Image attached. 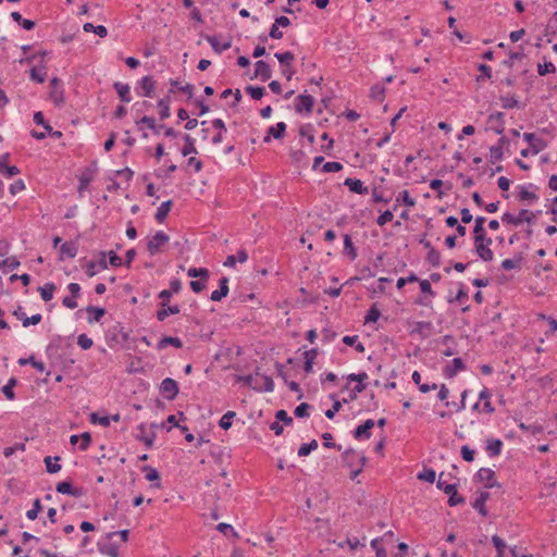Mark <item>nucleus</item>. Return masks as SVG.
Returning <instances> with one entry per match:
<instances>
[{"label":"nucleus","instance_id":"1","mask_svg":"<svg viewBox=\"0 0 557 557\" xmlns=\"http://www.w3.org/2000/svg\"><path fill=\"white\" fill-rule=\"evenodd\" d=\"M444 472L440 473L438 481L436 486L438 490L443 491L446 495H448V505L450 507L462 505L466 503V498L463 496L458 495L457 484H448L445 481H442Z\"/></svg>","mask_w":557,"mask_h":557},{"label":"nucleus","instance_id":"2","mask_svg":"<svg viewBox=\"0 0 557 557\" xmlns=\"http://www.w3.org/2000/svg\"><path fill=\"white\" fill-rule=\"evenodd\" d=\"M535 213L528 210V209H521L518 213V215H513L510 212H505L502 215V222L505 224L519 226L523 222H527L528 224H533L535 221Z\"/></svg>","mask_w":557,"mask_h":557},{"label":"nucleus","instance_id":"3","mask_svg":"<svg viewBox=\"0 0 557 557\" xmlns=\"http://www.w3.org/2000/svg\"><path fill=\"white\" fill-rule=\"evenodd\" d=\"M314 98L308 94H301L295 98L294 109L298 114L309 115L312 113Z\"/></svg>","mask_w":557,"mask_h":557},{"label":"nucleus","instance_id":"4","mask_svg":"<svg viewBox=\"0 0 557 557\" xmlns=\"http://www.w3.org/2000/svg\"><path fill=\"white\" fill-rule=\"evenodd\" d=\"M180 392L178 384L171 377L164 379L160 384V394L169 401L174 400Z\"/></svg>","mask_w":557,"mask_h":557},{"label":"nucleus","instance_id":"5","mask_svg":"<svg viewBox=\"0 0 557 557\" xmlns=\"http://www.w3.org/2000/svg\"><path fill=\"white\" fill-rule=\"evenodd\" d=\"M170 240V237L163 232L158 231L147 243V250L151 256L157 255L161 247Z\"/></svg>","mask_w":557,"mask_h":557},{"label":"nucleus","instance_id":"6","mask_svg":"<svg viewBox=\"0 0 557 557\" xmlns=\"http://www.w3.org/2000/svg\"><path fill=\"white\" fill-rule=\"evenodd\" d=\"M475 479L479 482H486L485 487L492 488L494 486L499 487L500 484L495 480V472L490 468H481L475 473Z\"/></svg>","mask_w":557,"mask_h":557},{"label":"nucleus","instance_id":"7","mask_svg":"<svg viewBox=\"0 0 557 557\" xmlns=\"http://www.w3.org/2000/svg\"><path fill=\"white\" fill-rule=\"evenodd\" d=\"M55 491L59 494L70 495L73 497H82L85 495V490L83 487H73L70 481L59 482L55 486Z\"/></svg>","mask_w":557,"mask_h":557},{"label":"nucleus","instance_id":"8","mask_svg":"<svg viewBox=\"0 0 557 557\" xmlns=\"http://www.w3.org/2000/svg\"><path fill=\"white\" fill-rule=\"evenodd\" d=\"M523 139L529 143L532 154H537L547 147V141L537 137L534 133H524Z\"/></svg>","mask_w":557,"mask_h":557},{"label":"nucleus","instance_id":"9","mask_svg":"<svg viewBox=\"0 0 557 557\" xmlns=\"http://www.w3.org/2000/svg\"><path fill=\"white\" fill-rule=\"evenodd\" d=\"M487 124H490L491 129H493L496 134L503 135L505 132V114L504 112L497 111L488 115Z\"/></svg>","mask_w":557,"mask_h":557},{"label":"nucleus","instance_id":"10","mask_svg":"<svg viewBox=\"0 0 557 557\" xmlns=\"http://www.w3.org/2000/svg\"><path fill=\"white\" fill-rule=\"evenodd\" d=\"M375 425L374 420L368 419L362 424L358 425L354 431L352 435L356 440H369L372 435L371 429Z\"/></svg>","mask_w":557,"mask_h":557},{"label":"nucleus","instance_id":"11","mask_svg":"<svg viewBox=\"0 0 557 557\" xmlns=\"http://www.w3.org/2000/svg\"><path fill=\"white\" fill-rule=\"evenodd\" d=\"M137 430L138 433L135 435V438L143 442L147 448H152L157 437L156 432L151 431L149 434H146V425L144 423H140Z\"/></svg>","mask_w":557,"mask_h":557},{"label":"nucleus","instance_id":"12","mask_svg":"<svg viewBox=\"0 0 557 557\" xmlns=\"http://www.w3.org/2000/svg\"><path fill=\"white\" fill-rule=\"evenodd\" d=\"M61 85H62V82L58 77H53L50 81V86L52 88V90L50 91V98L53 100V102L57 106H60L61 103L64 102L63 89H62Z\"/></svg>","mask_w":557,"mask_h":557},{"label":"nucleus","instance_id":"13","mask_svg":"<svg viewBox=\"0 0 557 557\" xmlns=\"http://www.w3.org/2000/svg\"><path fill=\"white\" fill-rule=\"evenodd\" d=\"M466 370V364L461 358L453 359L450 364H447L443 369V374L447 379H453L459 371Z\"/></svg>","mask_w":557,"mask_h":557},{"label":"nucleus","instance_id":"14","mask_svg":"<svg viewBox=\"0 0 557 557\" xmlns=\"http://www.w3.org/2000/svg\"><path fill=\"white\" fill-rule=\"evenodd\" d=\"M286 133V124L284 122H278L273 126H270L267 135L263 138V141L265 144L271 141V137L275 139H281L285 136Z\"/></svg>","mask_w":557,"mask_h":557},{"label":"nucleus","instance_id":"15","mask_svg":"<svg viewBox=\"0 0 557 557\" xmlns=\"http://www.w3.org/2000/svg\"><path fill=\"white\" fill-rule=\"evenodd\" d=\"M29 77L32 81L42 84L46 81L47 77V64L41 59L40 64L38 66H34L29 71Z\"/></svg>","mask_w":557,"mask_h":557},{"label":"nucleus","instance_id":"16","mask_svg":"<svg viewBox=\"0 0 557 557\" xmlns=\"http://www.w3.org/2000/svg\"><path fill=\"white\" fill-rule=\"evenodd\" d=\"M255 77H260L262 82H267L272 76L271 66L263 60H259L255 64Z\"/></svg>","mask_w":557,"mask_h":557},{"label":"nucleus","instance_id":"17","mask_svg":"<svg viewBox=\"0 0 557 557\" xmlns=\"http://www.w3.org/2000/svg\"><path fill=\"white\" fill-rule=\"evenodd\" d=\"M508 144H509V140L507 139V137L502 136L498 139L497 144L490 148L492 162L500 161L503 159V157H504L503 148H504V146H506Z\"/></svg>","mask_w":557,"mask_h":557},{"label":"nucleus","instance_id":"18","mask_svg":"<svg viewBox=\"0 0 557 557\" xmlns=\"http://www.w3.org/2000/svg\"><path fill=\"white\" fill-rule=\"evenodd\" d=\"M344 185L348 187V189L358 195H367L369 189L363 185V182L358 178L348 177L344 181Z\"/></svg>","mask_w":557,"mask_h":557},{"label":"nucleus","instance_id":"19","mask_svg":"<svg viewBox=\"0 0 557 557\" xmlns=\"http://www.w3.org/2000/svg\"><path fill=\"white\" fill-rule=\"evenodd\" d=\"M141 124H145L149 129H151L156 135H159L161 131L165 127V124H156V120L152 116L144 115L140 120L136 121V125L139 131H143Z\"/></svg>","mask_w":557,"mask_h":557},{"label":"nucleus","instance_id":"20","mask_svg":"<svg viewBox=\"0 0 557 557\" xmlns=\"http://www.w3.org/2000/svg\"><path fill=\"white\" fill-rule=\"evenodd\" d=\"M528 187H530L532 189H537V186L532 184V183H530L528 186L519 185L517 187L519 189V191H518L519 200H521V201H536V200H539V196L535 193L528 190Z\"/></svg>","mask_w":557,"mask_h":557},{"label":"nucleus","instance_id":"21","mask_svg":"<svg viewBox=\"0 0 557 557\" xmlns=\"http://www.w3.org/2000/svg\"><path fill=\"white\" fill-rule=\"evenodd\" d=\"M138 85L143 89V92L139 94L140 96L148 98H151L153 96L156 89V82L151 76H144L138 82Z\"/></svg>","mask_w":557,"mask_h":557},{"label":"nucleus","instance_id":"22","mask_svg":"<svg viewBox=\"0 0 557 557\" xmlns=\"http://www.w3.org/2000/svg\"><path fill=\"white\" fill-rule=\"evenodd\" d=\"M113 88L119 95L122 102L128 103L132 101L131 87L128 84L122 82H115Z\"/></svg>","mask_w":557,"mask_h":557},{"label":"nucleus","instance_id":"23","mask_svg":"<svg viewBox=\"0 0 557 557\" xmlns=\"http://www.w3.org/2000/svg\"><path fill=\"white\" fill-rule=\"evenodd\" d=\"M503 446L499 438H487L485 450L490 457H497L502 454Z\"/></svg>","mask_w":557,"mask_h":557},{"label":"nucleus","instance_id":"24","mask_svg":"<svg viewBox=\"0 0 557 557\" xmlns=\"http://www.w3.org/2000/svg\"><path fill=\"white\" fill-rule=\"evenodd\" d=\"M78 251L77 245L74 242H65L60 246V260L64 258L73 259Z\"/></svg>","mask_w":557,"mask_h":557},{"label":"nucleus","instance_id":"25","mask_svg":"<svg viewBox=\"0 0 557 557\" xmlns=\"http://www.w3.org/2000/svg\"><path fill=\"white\" fill-rule=\"evenodd\" d=\"M491 494L488 492H481L475 500L472 503V507L483 517L487 516V510L485 507V503L490 498Z\"/></svg>","mask_w":557,"mask_h":557},{"label":"nucleus","instance_id":"26","mask_svg":"<svg viewBox=\"0 0 557 557\" xmlns=\"http://www.w3.org/2000/svg\"><path fill=\"white\" fill-rule=\"evenodd\" d=\"M475 252L485 262L494 259V253L484 242H474Z\"/></svg>","mask_w":557,"mask_h":557},{"label":"nucleus","instance_id":"27","mask_svg":"<svg viewBox=\"0 0 557 557\" xmlns=\"http://www.w3.org/2000/svg\"><path fill=\"white\" fill-rule=\"evenodd\" d=\"M205 39L210 44L214 52L218 54H221L223 51L228 50L232 47L231 40L220 44L215 36L206 35Z\"/></svg>","mask_w":557,"mask_h":557},{"label":"nucleus","instance_id":"28","mask_svg":"<svg viewBox=\"0 0 557 557\" xmlns=\"http://www.w3.org/2000/svg\"><path fill=\"white\" fill-rule=\"evenodd\" d=\"M360 456L352 448H347L342 454L343 463L348 468H354L356 465H359Z\"/></svg>","mask_w":557,"mask_h":557},{"label":"nucleus","instance_id":"29","mask_svg":"<svg viewBox=\"0 0 557 557\" xmlns=\"http://www.w3.org/2000/svg\"><path fill=\"white\" fill-rule=\"evenodd\" d=\"M170 345L175 347V348H182L183 347V342L178 337L163 336L158 342L157 349L158 350H163V349H165Z\"/></svg>","mask_w":557,"mask_h":557},{"label":"nucleus","instance_id":"30","mask_svg":"<svg viewBox=\"0 0 557 557\" xmlns=\"http://www.w3.org/2000/svg\"><path fill=\"white\" fill-rule=\"evenodd\" d=\"M212 126L218 129V133L212 137V144L218 145L221 144L224 139L223 134L226 132L225 123L222 119H214L212 121Z\"/></svg>","mask_w":557,"mask_h":557},{"label":"nucleus","instance_id":"31","mask_svg":"<svg viewBox=\"0 0 557 557\" xmlns=\"http://www.w3.org/2000/svg\"><path fill=\"white\" fill-rule=\"evenodd\" d=\"M486 221V219L484 216H476L475 218V224H474V227H473V239L474 242H484V238H485V228L483 226L484 222Z\"/></svg>","mask_w":557,"mask_h":557},{"label":"nucleus","instance_id":"32","mask_svg":"<svg viewBox=\"0 0 557 557\" xmlns=\"http://www.w3.org/2000/svg\"><path fill=\"white\" fill-rule=\"evenodd\" d=\"M522 261H523V255H522V252H520V253L516 255L513 257V259H505V260H503L500 267L505 271H510V270H513V269H520Z\"/></svg>","mask_w":557,"mask_h":557},{"label":"nucleus","instance_id":"33","mask_svg":"<svg viewBox=\"0 0 557 557\" xmlns=\"http://www.w3.org/2000/svg\"><path fill=\"white\" fill-rule=\"evenodd\" d=\"M491 397H492V394H491L490 389L486 387H484L479 394V400L484 401L483 411L488 414H491L495 411V408L493 407V405L491 403Z\"/></svg>","mask_w":557,"mask_h":557},{"label":"nucleus","instance_id":"34","mask_svg":"<svg viewBox=\"0 0 557 557\" xmlns=\"http://www.w3.org/2000/svg\"><path fill=\"white\" fill-rule=\"evenodd\" d=\"M141 471L146 473V480L149 482H156L153 484L154 487H161L160 483V473L157 469L151 466H144Z\"/></svg>","mask_w":557,"mask_h":557},{"label":"nucleus","instance_id":"35","mask_svg":"<svg viewBox=\"0 0 557 557\" xmlns=\"http://www.w3.org/2000/svg\"><path fill=\"white\" fill-rule=\"evenodd\" d=\"M172 206V200H166L161 203V206L157 209V212L154 214V219L157 220V222L162 223L166 219Z\"/></svg>","mask_w":557,"mask_h":557},{"label":"nucleus","instance_id":"36","mask_svg":"<svg viewBox=\"0 0 557 557\" xmlns=\"http://www.w3.org/2000/svg\"><path fill=\"white\" fill-rule=\"evenodd\" d=\"M183 139L185 141V145L181 149V153L184 157H187L191 153H198L197 148L195 146V139L189 134H185L183 136Z\"/></svg>","mask_w":557,"mask_h":557},{"label":"nucleus","instance_id":"37","mask_svg":"<svg viewBox=\"0 0 557 557\" xmlns=\"http://www.w3.org/2000/svg\"><path fill=\"white\" fill-rule=\"evenodd\" d=\"M86 311L88 313L92 314L91 317H88L89 323L100 322V320L104 317V314L107 312L104 308L95 307L91 305L86 308Z\"/></svg>","mask_w":557,"mask_h":557},{"label":"nucleus","instance_id":"38","mask_svg":"<svg viewBox=\"0 0 557 557\" xmlns=\"http://www.w3.org/2000/svg\"><path fill=\"white\" fill-rule=\"evenodd\" d=\"M170 102H171L170 96L164 97L158 101L157 106L160 110L159 114H160L161 120H166L168 117H170V115H171Z\"/></svg>","mask_w":557,"mask_h":557},{"label":"nucleus","instance_id":"39","mask_svg":"<svg viewBox=\"0 0 557 557\" xmlns=\"http://www.w3.org/2000/svg\"><path fill=\"white\" fill-rule=\"evenodd\" d=\"M59 460H60L59 456H55V457L47 456L44 460V462L46 465L47 472L52 473V474L59 472L61 470V465L58 462Z\"/></svg>","mask_w":557,"mask_h":557},{"label":"nucleus","instance_id":"40","mask_svg":"<svg viewBox=\"0 0 557 557\" xmlns=\"http://www.w3.org/2000/svg\"><path fill=\"white\" fill-rule=\"evenodd\" d=\"M432 329V323L429 321H418L414 323V327L411 331V334H420L423 337L428 336L429 332Z\"/></svg>","mask_w":557,"mask_h":557},{"label":"nucleus","instance_id":"41","mask_svg":"<svg viewBox=\"0 0 557 557\" xmlns=\"http://www.w3.org/2000/svg\"><path fill=\"white\" fill-rule=\"evenodd\" d=\"M17 379L12 376L11 379H9L8 383L2 387V393L4 394L8 400L15 399V393L13 388L17 385Z\"/></svg>","mask_w":557,"mask_h":557},{"label":"nucleus","instance_id":"42","mask_svg":"<svg viewBox=\"0 0 557 557\" xmlns=\"http://www.w3.org/2000/svg\"><path fill=\"white\" fill-rule=\"evenodd\" d=\"M344 252L349 256L351 260L356 259L358 256L357 248L348 234L344 235Z\"/></svg>","mask_w":557,"mask_h":557},{"label":"nucleus","instance_id":"43","mask_svg":"<svg viewBox=\"0 0 557 557\" xmlns=\"http://www.w3.org/2000/svg\"><path fill=\"white\" fill-rule=\"evenodd\" d=\"M262 384H258V386H253V391L256 392H273L274 389V382L271 376L269 375H262L261 376Z\"/></svg>","mask_w":557,"mask_h":557},{"label":"nucleus","instance_id":"44","mask_svg":"<svg viewBox=\"0 0 557 557\" xmlns=\"http://www.w3.org/2000/svg\"><path fill=\"white\" fill-rule=\"evenodd\" d=\"M503 109L509 110L513 108H522L516 95L502 96L499 98Z\"/></svg>","mask_w":557,"mask_h":557},{"label":"nucleus","instance_id":"45","mask_svg":"<svg viewBox=\"0 0 557 557\" xmlns=\"http://www.w3.org/2000/svg\"><path fill=\"white\" fill-rule=\"evenodd\" d=\"M83 29L86 33H95L99 37L103 38L108 35V29L103 25H97L95 26L92 23H85L83 26Z\"/></svg>","mask_w":557,"mask_h":557},{"label":"nucleus","instance_id":"46","mask_svg":"<svg viewBox=\"0 0 557 557\" xmlns=\"http://www.w3.org/2000/svg\"><path fill=\"white\" fill-rule=\"evenodd\" d=\"M99 550L110 557H119V546L114 543H98Z\"/></svg>","mask_w":557,"mask_h":557},{"label":"nucleus","instance_id":"47","mask_svg":"<svg viewBox=\"0 0 557 557\" xmlns=\"http://www.w3.org/2000/svg\"><path fill=\"white\" fill-rule=\"evenodd\" d=\"M38 290L40 293L42 300L49 301L53 297V293L55 290V285L53 283L49 282V283H46L44 286H40L38 288Z\"/></svg>","mask_w":557,"mask_h":557},{"label":"nucleus","instance_id":"48","mask_svg":"<svg viewBox=\"0 0 557 557\" xmlns=\"http://www.w3.org/2000/svg\"><path fill=\"white\" fill-rule=\"evenodd\" d=\"M91 181H92V172L90 169H87L79 176V185H78V189H77L79 195H82L83 191L89 186Z\"/></svg>","mask_w":557,"mask_h":557},{"label":"nucleus","instance_id":"49","mask_svg":"<svg viewBox=\"0 0 557 557\" xmlns=\"http://www.w3.org/2000/svg\"><path fill=\"white\" fill-rule=\"evenodd\" d=\"M343 343L347 346H354L355 349L358 351V352H363L364 351V346L361 342L358 341V336L357 335H352V336H349V335H346L343 337Z\"/></svg>","mask_w":557,"mask_h":557},{"label":"nucleus","instance_id":"50","mask_svg":"<svg viewBox=\"0 0 557 557\" xmlns=\"http://www.w3.org/2000/svg\"><path fill=\"white\" fill-rule=\"evenodd\" d=\"M331 398L334 400L332 408L325 411V416L329 419H333L335 417L336 412L341 410L343 403H348V399L346 398H344L343 401L337 400L335 395H331Z\"/></svg>","mask_w":557,"mask_h":557},{"label":"nucleus","instance_id":"51","mask_svg":"<svg viewBox=\"0 0 557 557\" xmlns=\"http://www.w3.org/2000/svg\"><path fill=\"white\" fill-rule=\"evenodd\" d=\"M417 478L420 481H424L428 483H434L435 479H436V472L432 468H424L423 471L418 473Z\"/></svg>","mask_w":557,"mask_h":557},{"label":"nucleus","instance_id":"52","mask_svg":"<svg viewBox=\"0 0 557 557\" xmlns=\"http://www.w3.org/2000/svg\"><path fill=\"white\" fill-rule=\"evenodd\" d=\"M318 448V441L311 440L309 443L302 444L298 449L299 457H306L311 454V451Z\"/></svg>","mask_w":557,"mask_h":557},{"label":"nucleus","instance_id":"53","mask_svg":"<svg viewBox=\"0 0 557 557\" xmlns=\"http://www.w3.org/2000/svg\"><path fill=\"white\" fill-rule=\"evenodd\" d=\"M245 91L250 95V97L255 100H260L264 94H265V89L264 87L262 86H252V85H248L246 88H245Z\"/></svg>","mask_w":557,"mask_h":557},{"label":"nucleus","instance_id":"54","mask_svg":"<svg viewBox=\"0 0 557 557\" xmlns=\"http://www.w3.org/2000/svg\"><path fill=\"white\" fill-rule=\"evenodd\" d=\"M381 317V311L379 310L376 304L372 305L368 310L364 317V323H375Z\"/></svg>","mask_w":557,"mask_h":557},{"label":"nucleus","instance_id":"55","mask_svg":"<svg viewBox=\"0 0 557 557\" xmlns=\"http://www.w3.org/2000/svg\"><path fill=\"white\" fill-rule=\"evenodd\" d=\"M274 57L277 59L282 66L289 65L295 60V54L290 51L276 52Z\"/></svg>","mask_w":557,"mask_h":557},{"label":"nucleus","instance_id":"56","mask_svg":"<svg viewBox=\"0 0 557 557\" xmlns=\"http://www.w3.org/2000/svg\"><path fill=\"white\" fill-rule=\"evenodd\" d=\"M492 543L497 553L496 557H504V553H505V548H506L505 541L502 537H499L498 535H493Z\"/></svg>","mask_w":557,"mask_h":557},{"label":"nucleus","instance_id":"57","mask_svg":"<svg viewBox=\"0 0 557 557\" xmlns=\"http://www.w3.org/2000/svg\"><path fill=\"white\" fill-rule=\"evenodd\" d=\"M236 416L235 411H227L222 416L219 421V425L223 430H228L233 424V418Z\"/></svg>","mask_w":557,"mask_h":557},{"label":"nucleus","instance_id":"58","mask_svg":"<svg viewBox=\"0 0 557 557\" xmlns=\"http://www.w3.org/2000/svg\"><path fill=\"white\" fill-rule=\"evenodd\" d=\"M187 275L189 277H200L201 280L207 281L209 278V271L206 268H190L187 271Z\"/></svg>","mask_w":557,"mask_h":557},{"label":"nucleus","instance_id":"59","mask_svg":"<svg viewBox=\"0 0 557 557\" xmlns=\"http://www.w3.org/2000/svg\"><path fill=\"white\" fill-rule=\"evenodd\" d=\"M426 261L434 268L440 267L441 264V253L435 248H431L426 255Z\"/></svg>","mask_w":557,"mask_h":557},{"label":"nucleus","instance_id":"60","mask_svg":"<svg viewBox=\"0 0 557 557\" xmlns=\"http://www.w3.org/2000/svg\"><path fill=\"white\" fill-rule=\"evenodd\" d=\"M537 73L540 76L556 73V66L552 62L545 61L543 64H537Z\"/></svg>","mask_w":557,"mask_h":557},{"label":"nucleus","instance_id":"61","mask_svg":"<svg viewBox=\"0 0 557 557\" xmlns=\"http://www.w3.org/2000/svg\"><path fill=\"white\" fill-rule=\"evenodd\" d=\"M370 97L377 101H383L385 97V88L381 85H374L370 89Z\"/></svg>","mask_w":557,"mask_h":557},{"label":"nucleus","instance_id":"62","mask_svg":"<svg viewBox=\"0 0 557 557\" xmlns=\"http://www.w3.org/2000/svg\"><path fill=\"white\" fill-rule=\"evenodd\" d=\"M478 70L481 72V74L476 77V82H483L485 79L491 78L492 76V69L485 63H480L478 65Z\"/></svg>","mask_w":557,"mask_h":557},{"label":"nucleus","instance_id":"63","mask_svg":"<svg viewBox=\"0 0 557 557\" xmlns=\"http://www.w3.org/2000/svg\"><path fill=\"white\" fill-rule=\"evenodd\" d=\"M397 202H403L407 207H414L416 200L410 196L408 190H403L396 198Z\"/></svg>","mask_w":557,"mask_h":557},{"label":"nucleus","instance_id":"64","mask_svg":"<svg viewBox=\"0 0 557 557\" xmlns=\"http://www.w3.org/2000/svg\"><path fill=\"white\" fill-rule=\"evenodd\" d=\"M42 506L39 498H36L33 503V508L26 512V517L29 520H35L38 517V513L41 511Z\"/></svg>","mask_w":557,"mask_h":557}]
</instances>
